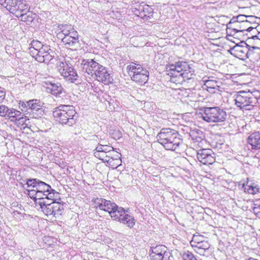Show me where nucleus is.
Segmentation results:
<instances>
[{
	"mask_svg": "<svg viewBox=\"0 0 260 260\" xmlns=\"http://www.w3.org/2000/svg\"><path fill=\"white\" fill-rule=\"evenodd\" d=\"M156 138L158 142L168 150H178L182 143L178 133L170 128H162Z\"/></svg>",
	"mask_w": 260,
	"mask_h": 260,
	"instance_id": "1",
	"label": "nucleus"
},
{
	"mask_svg": "<svg viewBox=\"0 0 260 260\" xmlns=\"http://www.w3.org/2000/svg\"><path fill=\"white\" fill-rule=\"evenodd\" d=\"M77 112L72 105H60L53 111V116L56 121L62 124L71 126L76 123Z\"/></svg>",
	"mask_w": 260,
	"mask_h": 260,
	"instance_id": "2",
	"label": "nucleus"
},
{
	"mask_svg": "<svg viewBox=\"0 0 260 260\" xmlns=\"http://www.w3.org/2000/svg\"><path fill=\"white\" fill-rule=\"evenodd\" d=\"M0 4L11 13L22 21L26 20L29 7L21 0H0Z\"/></svg>",
	"mask_w": 260,
	"mask_h": 260,
	"instance_id": "3",
	"label": "nucleus"
},
{
	"mask_svg": "<svg viewBox=\"0 0 260 260\" xmlns=\"http://www.w3.org/2000/svg\"><path fill=\"white\" fill-rule=\"evenodd\" d=\"M170 76L182 77L184 80L192 78L194 75V69L191 64L185 61H179L175 64H170L169 66Z\"/></svg>",
	"mask_w": 260,
	"mask_h": 260,
	"instance_id": "4",
	"label": "nucleus"
},
{
	"mask_svg": "<svg viewBox=\"0 0 260 260\" xmlns=\"http://www.w3.org/2000/svg\"><path fill=\"white\" fill-rule=\"evenodd\" d=\"M128 74L131 79L140 85H144L147 82L149 73L141 64L131 62L127 67Z\"/></svg>",
	"mask_w": 260,
	"mask_h": 260,
	"instance_id": "5",
	"label": "nucleus"
},
{
	"mask_svg": "<svg viewBox=\"0 0 260 260\" xmlns=\"http://www.w3.org/2000/svg\"><path fill=\"white\" fill-rule=\"evenodd\" d=\"M19 106L22 112L28 114L32 118H38L44 114L42 103L37 100L20 101Z\"/></svg>",
	"mask_w": 260,
	"mask_h": 260,
	"instance_id": "6",
	"label": "nucleus"
},
{
	"mask_svg": "<svg viewBox=\"0 0 260 260\" xmlns=\"http://www.w3.org/2000/svg\"><path fill=\"white\" fill-rule=\"evenodd\" d=\"M202 117L208 122H222L226 120L227 114L219 107H205Z\"/></svg>",
	"mask_w": 260,
	"mask_h": 260,
	"instance_id": "7",
	"label": "nucleus"
},
{
	"mask_svg": "<svg viewBox=\"0 0 260 260\" xmlns=\"http://www.w3.org/2000/svg\"><path fill=\"white\" fill-rule=\"evenodd\" d=\"M57 70L66 81L75 83L78 79V75L73 66L68 61H59L57 64Z\"/></svg>",
	"mask_w": 260,
	"mask_h": 260,
	"instance_id": "8",
	"label": "nucleus"
},
{
	"mask_svg": "<svg viewBox=\"0 0 260 260\" xmlns=\"http://www.w3.org/2000/svg\"><path fill=\"white\" fill-rule=\"evenodd\" d=\"M236 105L241 109L251 110L257 99L250 92L240 91L235 99Z\"/></svg>",
	"mask_w": 260,
	"mask_h": 260,
	"instance_id": "9",
	"label": "nucleus"
},
{
	"mask_svg": "<svg viewBox=\"0 0 260 260\" xmlns=\"http://www.w3.org/2000/svg\"><path fill=\"white\" fill-rule=\"evenodd\" d=\"M240 43L241 45L236 44L231 48L230 52L232 55L242 60L249 58L253 53V50L258 48L257 47H250L244 41H241Z\"/></svg>",
	"mask_w": 260,
	"mask_h": 260,
	"instance_id": "10",
	"label": "nucleus"
},
{
	"mask_svg": "<svg viewBox=\"0 0 260 260\" xmlns=\"http://www.w3.org/2000/svg\"><path fill=\"white\" fill-rule=\"evenodd\" d=\"M149 252L152 260H174L171 251L163 245L151 247Z\"/></svg>",
	"mask_w": 260,
	"mask_h": 260,
	"instance_id": "11",
	"label": "nucleus"
},
{
	"mask_svg": "<svg viewBox=\"0 0 260 260\" xmlns=\"http://www.w3.org/2000/svg\"><path fill=\"white\" fill-rule=\"evenodd\" d=\"M36 190L40 193L42 201L45 199L54 201L59 197L58 192L53 189L49 184L42 181L39 182Z\"/></svg>",
	"mask_w": 260,
	"mask_h": 260,
	"instance_id": "12",
	"label": "nucleus"
},
{
	"mask_svg": "<svg viewBox=\"0 0 260 260\" xmlns=\"http://www.w3.org/2000/svg\"><path fill=\"white\" fill-rule=\"evenodd\" d=\"M94 206L96 209L108 212L111 218L117 213L120 207H118L115 203L103 198H96L93 202Z\"/></svg>",
	"mask_w": 260,
	"mask_h": 260,
	"instance_id": "13",
	"label": "nucleus"
},
{
	"mask_svg": "<svg viewBox=\"0 0 260 260\" xmlns=\"http://www.w3.org/2000/svg\"><path fill=\"white\" fill-rule=\"evenodd\" d=\"M112 214L113 219L119 221L129 228H132L135 224L136 220L134 217L122 207H120L114 215Z\"/></svg>",
	"mask_w": 260,
	"mask_h": 260,
	"instance_id": "14",
	"label": "nucleus"
},
{
	"mask_svg": "<svg viewBox=\"0 0 260 260\" xmlns=\"http://www.w3.org/2000/svg\"><path fill=\"white\" fill-rule=\"evenodd\" d=\"M93 154L95 157L99 159L102 160L104 162H107L109 165L111 166L113 168L116 169L118 166L121 165V160L117 159L116 160L117 161L116 164H112L114 161L113 157L111 155H108L103 151L102 149L101 146L99 145L93 151Z\"/></svg>",
	"mask_w": 260,
	"mask_h": 260,
	"instance_id": "15",
	"label": "nucleus"
},
{
	"mask_svg": "<svg viewBox=\"0 0 260 260\" xmlns=\"http://www.w3.org/2000/svg\"><path fill=\"white\" fill-rule=\"evenodd\" d=\"M80 64L83 72L91 77H93L101 65L92 59H82Z\"/></svg>",
	"mask_w": 260,
	"mask_h": 260,
	"instance_id": "16",
	"label": "nucleus"
},
{
	"mask_svg": "<svg viewBox=\"0 0 260 260\" xmlns=\"http://www.w3.org/2000/svg\"><path fill=\"white\" fill-rule=\"evenodd\" d=\"M197 158L204 165H211L215 160V153L210 149H203L197 153Z\"/></svg>",
	"mask_w": 260,
	"mask_h": 260,
	"instance_id": "17",
	"label": "nucleus"
},
{
	"mask_svg": "<svg viewBox=\"0 0 260 260\" xmlns=\"http://www.w3.org/2000/svg\"><path fill=\"white\" fill-rule=\"evenodd\" d=\"M93 77L96 78L98 81L106 85L111 83L112 80V78L108 73L107 69L102 65H101Z\"/></svg>",
	"mask_w": 260,
	"mask_h": 260,
	"instance_id": "18",
	"label": "nucleus"
},
{
	"mask_svg": "<svg viewBox=\"0 0 260 260\" xmlns=\"http://www.w3.org/2000/svg\"><path fill=\"white\" fill-rule=\"evenodd\" d=\"M44 86L46 87L47 92L56 96H60L63 91V87L59 83H55V81H44Z\"/></svg>",
	"mask_w": 260,
	"mask_h": 260,
	"instance_id": "19",
	"label": "nucleus"
},
{
	"mask_svg": "<svg viewBox=\"0 0 260 260\" xmlns=\"http://www.w3.org/2000/svg\"><path fill=\"white\" fill-rule=\"evenodd\" d=\"M7 116L9 118L11 121H19V123L28 125L29 119H26L25 118L23 117V115L19 111L16 110L14 109H9L7 114Z\"/></svg>",
	"mask_w": 260,
	"mask_h": 260,
	"instance_id": "20",
	"label": "nucleus"
},
{
	"mask_svg": "<svg viewBox=\"0 0 260 260\" xmlns=\"http://www.w3.org/2000/svg\"><path fill=\"white\" fill-rule=\"evenodd\" d=\"M50 50V47L45 45L42 49L39 50L35 52V54H32V56L36 58V59L40 62L48 63L49 62V58L50 56L46 54V56H43L45 51H48Z\"/></svg>",
	"mask_w": 260,
	"mask_h": 260,
	"instance_id": "21",
	"label": "nucleus"
},
{
	"mask_svg": "<svg viewBox=\"0 0 260 260\" xmlns=\"http://www.w3.org/2000/svg\"><path fill=\"white\" fill-rule=\"evenodd\" d=\"M49 200L38 201L37 202L40 206L42 211L48 217L51 218L53 217V211L51 203H49Z\"/></svg>",
	"mask_w": 260,
	"mask_h": 260,
	"instance_id": "22",
	"label": "nucleus"
},
{
	"mask_svg": "<svg viewBox=\"0 0 260 260\" xmlns=\"http://www.w3.org/2000/svg\"><path fill=\"white\" fill-rule=\"evenodd\" d=\"M62 42L67 47L72 49L76 50L80 47V43L78 39H74L68 36L61 38Z\"/></svg>",
	"mask_w": 260,
	"mask_h": 260,
	"instance_id": "23",
	"label": "nucleus"
},
{
	"mask_svg": "<svg viewBox=\"0 0 260 260\" xmlns=\"http://www.w3.org/2000/svg\"><path fill=\"white\" fill-rule=\"evenodd\" d=\"M138 11L139 12L138 16L143 19L150 18L153 14V9L147 5L143 7L140 6Z\"/></svg>",
	"mask_w": 260,
	"mask_h": 260,
	"instance_id": "24",
	"label": "nucleus"
},
{
	"mask_svg": "<svg viewBox=\"0 0 260 260\" xmlns=\"http://www.w3.org/2000/svg\"><path fill=\"white\" fill-rule=\"evenodd\" d=\"M248 142L253 149H259L260 133L255 132L251 134L248 137Z\"/></svg>",
	"mask_w": 260,
	"mask_h": 260,
	"instance_id": "25",
	"label": "nucleus"
},
{
	"mask_svg": "<svg viewBox=\"0 0 260 260\" xmlns=\"http://www.w3.org/2000/svg\"><path fill=\"white\" fill-rule=\"evenodd\" d=\"M203 89L207 90L210 93H215L218 89L219 86L218 82L215 80H204Z\"/></svg>",
	"mask_w": 260,
	"mask_h": 260,
	"instance_id": "26",
	"label": "nucleus"
},
{
	"mask_svg": "<svg viewBox=\"0 0 260 260\" xmlns=\"http://www.w3.org/2000/svg\"><path fill=\"white\" fill-rule=\"evenodd\" d=\"M191 246L194 247L197 252L201 255H204L205 251L210 247L209 243L205 240H201V242H197L196 244H191Z\"/></svg>",
	"mask_w": 260,
	"mask_h": 260,
	"instance_id": "27",
	"label": "nucleus"
},
{
	"mask_svg": "<svg viewBox=\"0 0 260 260\" xmlns=\"http://www.w3.org/2000/svg\"><path fill=\"white\" fill-rule=\"evenodd\" d=\"M248 22L239 23L234 27L230 32L235 37L239 36V34H243L245 32L246 26H248Z\"/></svg>",
	"mask_w": 260,
	"mask_h": 260,
	"instance_id": "28",
	"label": "nucleus"
},
{
	"mask_svg": "<svg viewBox=\"0 0 260 260\" xmlns=\"http://www.w3.org/2000/svg\"><path fill=\"white\" fill-rule=\"evenodd\" d=\"M56 200L57 199L54 201L51 200L52 201L51 202V204L53 211V217L55 218H57L61 215L63 210V205L61 204L59 202H55Z\"/></svg>",
	"mask_w": 260,
	"mask_h": 260,
	"instance_id": "29",
	"label": "nucleus"
},
{
	"mask_svg": "<svg viewBox=\"0 0 260 260\" xmlns=\"http://www.w3.org/2000/svg\"><path fill=\"white\" fill-rule=\"evenodd\" d=\"M73 29V26L71 25H60L59 26V30L60 31L57 34V37L58 39H61L63 37H66L68 35L70 30Z\"/></svg>",
	"mask_w": 260,
	"mask_h": 260,
	"instance_id": "30",
	"label": "nucleus"
},
{
	"mask_svg": "<svg viewBox=\"0 0 260 260\" xmlns=\"http://www.w3.org/2000/svg\"><path fill=\"white\" fill-rule=\"evenodd\" d=\"M243 187L244 188V191L248 193L254 194L259 192V187L256 185H254L253 184H251L247 182L246 184H244Z\"/></svg>",
	"mask_w": 260,
	"mask_h": 260,
	"instance_id": "31",
	"label": "nucleus"
},
{
	"mask_svg": "<svg viewBox=\"0 0 260 260\" xmlns=\"http://www.w3.org/2000/svg\"><path fill=\"white\" fill-rule=\"evenodd\" d=\"M30 45L31 46L29 48L30 52L32 54H35V52L44 48L45 45H43L42 42L38 40H33Z\"/></svg>",
	"mask_w": 260,
	"mask_h": 260,
	"instance_id": "32",
	"label": "nucleus"
},
{
	"mask_svg": "<svg viewBox=\"0 0 260 260\" xmlns=\"http://www.w3.org/2000/svg\"><path fill=\"white\" fill-rule=\"evenodd\" d=\"M99 146H101L102 149H103V151L105 153L108 155H111L113 157L116 152H114L113 147L111 146L102 144H99Z\"/></svg>",
	"mask_w": 260,
	"mask_h": 260,
	"instance_id": "33",
	"label": "nucleus"
},
{
	"mask_svg": "<svg viewBox=\"0 0 260 260\" xmlns=\"http://www.w3.org/2000/svg\"><path fill=\"white\" fill-rule=\"evenodd\" d=\"M28 196L29 197L34 200L36 203L37 202V201L38 200V201H42V199L40 197V193H38L36 189H34L32 190H28Z\"/></svg>",
	"mask_w": 260,
	"mask_h": 260,
	"instance_id": "34",
	"label": "nucleus"
},
{
	"mask_svg": "<svg viewBox=\"0 0 260 260\" xmlns=\"http://www.w3.org/2000/svg\"><path fill=\"white\" fill-rule=\"evenodd\" d=\"M238 21L239 23H244L248 22V25L250 24V21L247 20V18H256L254 16L245 15H239L237 16Z\"/></svg>",
	"mask_w": 260,
	"mask_h": 260,
	"instance_id": "35",
	"label": "nucleus"
},
{
	"mask_svg": "<svg viewBox=\"0 0 260 260\" xmlns=\"http://www.w3.org/2000/svg\"><path fill=\"white\" fill-rule=\"evenodd\" d=\"M237 24H238L237 16L233 17L226 25L227 30H232Z\"/></svg>",
	"mask_w": 260,
	"mask_h": 260,
	"instance_id": "36",
	"label": "nucleus"
},
{
	"mask_svg": "<svg viewBox=\"0 0 260 260\" xmlns=\"http://www.w3.org/2000/svg\"><path fill=\"white\" fill-rule=\"evenodd\" d=\"M39 182L40 180L38 179H29L27 180L26 184L28 187L31 186L34 189H36Z\"/></svg>",
	"mask_w": 260,
	"mask_h": 260,
	"instance_id": "37",
	"label": "nucleus"
},
{
	"mask_svg": "<svg viewBox=\"0 0 260 260\" xmlns=\"http://www.w3.org/2000/svg\"><path fill=\"white\" fill-rule=\"evenodd\" d=\"M182 256L183 260H197L193 254L189 251L184 252Z\"/></svg>",
	"mask_w": 260,
	"mask_h": 260,
	"instance_id": "38",
	"label": "nucleus"
},
{
	"mask_svg": "<svg viewBox=\"0 0 260 260\" xmlns=\"http://www.w3.org/2000/svg\"><path fill=\"white\" fill-rule=\"evenodd\" d=\"M9 108L5 105H0V116L6 117Z\"/></svg>",
	"mask_w": 260,
	"mask_h": 260,
	"instance_id": "39",
	"label": "nucleus"
},
{
	"mask_svg": "<svg viewBox=\"0 0 260 260\" xmlns=\"http://www.w3.org/2000/svg\"><path fill=\"white\" fill-rule=\"evenodd\" d=\"M67 36L72 38L79 39L78 34L73 27V29L71 31L70 30V32Z\"/></svg>",
	"mask_w": 260,
	"mask_h": 260,
	"instance_id": "40",
	"label": "nucleus"
},
{
	"mask_svg": "<svg viewBox=\"0 0 260 260\" xmlns=\"http://www.w3.org/2000/svg\"><path fill=\"white\" fill-rule=\"evenodd\" d=\"M203 238V237L202 236H195L194 235L192 238V240L191 241L190 243L196 244L197 242H201L202 240L201 239Z\"/></svg>",
	"mask_w": 260,
	"mask_h": 260,
	"instance_id": "41",
	"label": "nucleus"
},
{
	"mask_svg": "<svg viewBox=\"0 0 260 260\" xmlns=\"http://www.w3.org/2000/svg\"><path fill=\"white\" fill-rule=\"evenodd\" d=\"M46 54L50 56L49 58V61H51L54 57V52L50 48V50L48 51H45L44 54H43V56H46Z\"/></svg>",
	"mask_w": 260,
	"mask_h": 260,
	"instance_id": "42",
	"label": "nucleus"
},
{
	"mask_svg": "<svg viewBox=\"0 0 260 260\" xmlns=\"http://www.w3.org/2000/svg\"><path fill=\"white\" fill-rule=\"evenodd\" d=\"M120 157H121V154L119 153H118L117 152H116L115 153V154L113 156V159H114V161L112 163V164H116L117 163V161L116 160V158L117 159H118L119 160H121L120 159Z\"/></svg>",
	"mask_w": 260,
	"mask_h": 260,
	"instance_id": "43",
	"label": "nucleus"
},
{
	"mask_svg": "<svg viewBox=\"0 0 260 260\" xmlns=\"http://www.w3.org/2000/svg\"><path fill=\"white\" fill-rule=\"evenodd\" d=\"M253 212L255 214L256 216L260 218V208H253Z\"/></svg>",
	"mask_w": 260,
	"mask_h": 260,
	"instance_id": "44",
	"label": "nucleus"
},
{
	"mask_svg": "<svg viewBox=\"0 0 260 260\" xmlns=\"http://www.w3.org/2000/svg\"><path fill=\"white\" fill-rule=\"evenodd\" d=\"M254 205L255 206L254 208H260V199L255 200L254 201Z\"/></svg>",
	"mask_w": 260,
	"mask_h": 260,
	"instance_id": "45",
	"label": "nucleus"
},
{
	"mask_svg": "<svg viewBox=\"0 0 260 260\" xmlns=\"http://www.w3.org/2000/svg\"><path fill=\"white\" fill-rule=\"evenodd\" d=\"M5 96V92H4L2 90H0V102L2 101Z\"/></svg>",
	"mask_w": 260,
	"mask_h": 260,
	"instance_id": "46",
	"label": "nucleus"
},
{
	"mask_svg": "<svg viewBox=\"0 0 260 260\" xmlns=\"http://www.w3.org/2000/svg\"><path fill=\"white\" fill-rule=\"evenodd\" d=\"M253 29H254V27H251V26H250L249 25H248V26H246V30L245 31H248V32H250L252 30H253Z\"/></svg>",
	"mask_w": 260,
	"mask_h": 260,
	"instance_id": "47",
	"label": "nucleus"
},
{
	"mask_svg": "<svg viewBox=\"0 0 260 260\" xmlns=\"http://www.w3.org/2000/svg\"><path fill=\"white\" fill-rule=\"evenodd\" d=\"M117 137L118 139L121 138V134L120 133L118 132L117 133Z\"/></svg>",
	"mask_w": 260,
	"mask_h": 260,
	"instance_id": "48",
	"label": "nucleus"
},
{
	"mask_svg": "<svg viewBox=\"0 0 260 260\" xmlns=\"http://www.w3.org/2000/svg\"><path fill=\"white\" fill-rule=\"evenodd\" d=\"M247 260H258V259L252 258V257H249Z\"/></svg>",
	"mask_w": 260,
	"mask_h": 260,
	"instance_id": "49",
	"label": "nucleus"
},
{
	"mask_svg": "<svg viewBox=\"0 0 260 260\" xmlns=\"http://www.w3.org/2000/svg\"><path fill=\"white\" fill-rule=\"evenodd\" d=\"M254 18H249V19L248 20H249L250 21V24L251 23V20H253Z\"/></svg>",
	"mask_w": 260,
	"mask_h": 260,
	"instance_id": "50",
	"label": "nucleus"
},
{
	"mask_svg": "<svg viewBox=\"0 0 260 260\" xmlns=\"http://www.w3.org/2000/svg\"><path fill=\"white\" fill-rule=\"evenodd\" d=\"M113 0H107L108 2H111V1H113Z\"/></svg>",
	"mask_w": 260,
	"mask_h": 260,
	"instance_id": "51",
	"label": "nucleus"
}]
</instances>
